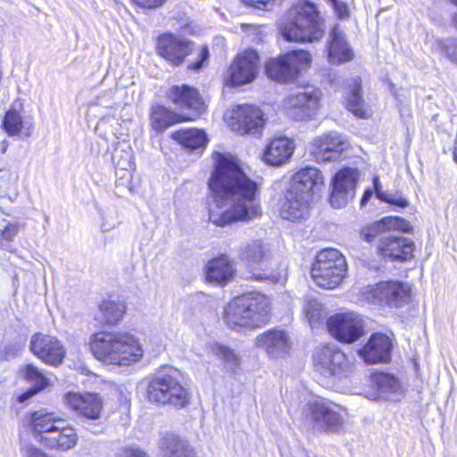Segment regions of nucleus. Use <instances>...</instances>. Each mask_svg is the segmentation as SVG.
Listing matches in <instances>:
<instances>
[{
    "mask_svg": "<svg viewBox=\"0 0 457 457\" xmlns=\"http://www.w3.org/2000/svg\"><path fill=\"white\" fill-rule=\"evenodd\" d=\"M211 158L212 167L207 182L211 195L223 201L237 199L212 222L226 227L260 218V185L245 172L241 160L230 152L220 151H213Z\"/></svg>",
    "mask_w": 457,
    "mask_h": 457,
    "instance_id": "1",
    "label": "nucleus"
},
{
    "mask_svg": "<svg viewBox=\"0 0 457 457\" xmlns=\"http://www.w3.org/2000/svg\"><path fill=\"white\" fill-rule=\"evenodd\" d=\"M324 187L325 179L318 168L306 166L296 170L278 199L279 216L291 222L306 220L311 215L315 195Z\"/></svg>",
    "mask_w": 457,
    "mask_h": 457,
    "instance_id": "2",
    "label": "nucleus"
},
{
    "mask_svg": "<svg viewBox=\"0 0 457 457\" xmlns=\"http://www.w3.org/2000/svg\"><path fill=\"white\" fill-rule=\"evenodd\" d=\"M26 430L43 448L66 453L73 450L79 444L78 429L54 411L36 410L26 415Z\"/></svg>",
    "mask_w": 457,
    "mask_h": 457,
    "instance_id": "3",
    "label": "nucleus"
},
{
    "mask_svg": "<svg viewBox=\"0 0 457 457\" xmlns=\"http://www.w3.org/2000/svg\"><path fill=\"white\" fill-rule=\"evenodd\" d=\"M278 31L287 42H317L325 36V19L314 2L296 0L285 12Z\"/></svg>",
    "mask_w": 457,
    "mask_h": 457,
    "instance_id": "4",
    "label": "nucleus"
},
{
    "mask_svg": "<svg viewBox=\"0 0 457 457\" xmlns=\"http://www.w3.org/2000/svg\"><path fill=\"white\" fill-rule=\"evenodd\" d=\"M88 348L98 361L118 366L137 362L144 355L138 338L127 331H96L90 336Z\"/></svg>",
    "mask_w": 457,
    "mask_h": 457,
    "instance_id": "5",
    "label": "nucleus"
},
{
    "mask_svg": "<svg viewBox=\"0 0 457 457\" xmlns=\"http://www.w3.org/2000/svg\"><path fill=\"white\" fill-rule=\"evenodd\" d=\"M270 298L259 291H247L233 297L226 305L223 318L233 330L256 329L271 319Z\"/></svg>",
    "mask_w": 457,
    "mask_h": 457,
    "instance_id": "6",
    "label": "nucleus"
},
{
    "mask_svg": "<svg viewBox=\"0 0 457 457\" xmlns=\"http://www.w3.org/2000/svg\"><path fill=\"white\" fill-rule=\"evenodd\" d=\"M145 397L154 406L181 410L190 404L192 394L183 384L178 369L162 365L149 377Z\"/></svg>",
    "mask_w": 457,
    "mask_h": 457,
    "instance_id": "7",
    "label": "nucleus"
},
{
    "mask_svg": "<svg viewBox=\"0 0 457 457\" xmlns=\"http://www.w3.org/2000/svg\"><path fill=\"white\" fill-rule=\"evenodd\" d=\"M154 49L157 55L173 68L182 66L190 55L196 54L195 60L187 64L191 71L202 70L210 57L207 45L196 46L192 40L172 32L159 34L154 40Z\"/></svg>",
    "mask_w": 457,
    "mask_h": 457,
    "instance_id": "8",
    "label": "nucleus"
},
{
    "mask_svg": "<svg viewBox=\"0 0 457 457\" xmlns=\"http://www.w3.org/2000/svg\"><path fill=\"white\" fill-rule=\"evenodd\" d=\"M238 259L245 264L251 280L277 283L282 277L281 265L273 260L269 245L262 238L245 242L238 250Z\"/></svg>",
    "mask_w": 457,
    "mask_h": 457,
    "instance_id": "9",
    "label": "nucleus"
},
{
    "mask_svg": "<svg viewBox=\"0 0 457 457\" xmlns=\"http://www.w3.org/2000/svg\"><path fill=\"white\" fill-rule=\"evenodd\" d=\"M345 255L336 248H324L317 253L310 274L314 283L324 289L338 287L347 276Z\"/></svg>",
    "mask_w": 457,
    "mask_h": 457,
    "instance_id": "10",
    "label": "nucleus"
},
{
    "mask_svg": "<svg viewBox=\"0 0 457 457\" xmlns=\"http://www.w3.org/2000/svg\"><path fill=\"white\" fill-rule=\"evenodd\" d=\"M166 101L184 114L187 122L202 118L208 111V102L198 87L187 84H173L164 94Z\"/></svg>",
    "mask_w": 457,
    "mask_h": 457,
    "instance_id": "11",
    "label": "nucleus"
},
{
    "mask_svg": "<svg viewBox=\"0 0 457 457\" xmlns=\"http://www.w3.org/2000/svg\"><path fill=\"white\" fill-rule=\"evenodd\" d=\"M312 55L306 50H292L266 61V76L278 83H288L297 79L302 70L310 67Z\"/></svg>",
    "mask_w": 457,
    "mask_h": 457,
    "instance_id": "12",
    "label": "nucleus"
},
{
    "mask_svg": "<svg viewBox=\"0 0 457 457\" xmlns=\"http://www.w3.org/2000/svg\"><path fill=\"white\" fill-rule=\"evenodd\" d=\"M363 295L369 303L380 308L398 309L410 303L411 288L401 280H381L366 287Z\"/></svg>",
    "mask_w": 457,
    "mask_h": 457,
    "instance_id": "13",
    "label": "nucleus"
},
{
    "mask_svg": "<svg viewBox=\"0 0 457 457\" xmlns=\"http://www.w3.org/2000/svg\"><path fill=\"white\" fill-rule=\"evenodd\" d=\"M266 122L265 113L256 104H237L230 110L228 126L241 136L262 137Z\"/></svg>",
    "mask_w": 457,
    "mask_h": 457,
    "instance_id": "14",
    "label": "nucleus"
},
{
    "mask_svg": "<svg viewBox=\"0 0 457 457\" xmlns=\"http://www.w3.org/2000/svg\"><path fill=\"white\" fill-rule=\"evenodd\" d=\"M261 58L252 48L238 52L229 64L224 76V84L240 87L253 82L258 76Z\"/></svg>",
    "mask_w": 457,
    "mask_h": 457,
    "instance_id": "15",
    "label": "nucleus"
},
{
    "mask_svg": "<svg viewBox=\"0 0 457 457\" xmlns=\"http://www.w3.org/2000/svg\"><path fill=\"white\" fill-rule=\"evenodd\" d=\"M305 415L313 424L320 425L323 431L335 432L343 427L347 411L340 404L317 398L307 403Z\"/></svg>",
    "mask_w": 457,
    "mask_h": 457,
    "instance_id": "16",
    "label": "nucleus"
},
{
    "mask_svg": "<svg viewBox=\"0 0 457 457\" xmlns=\"http://www.w3.org/2000/svg\"><path fill=\"white\" fill-rule=\"evenodd\" d=\"M312 361L315 370L324 377L341 378L352 371L346 354L333 345L319 346L313 353Z\"/></svg>",
    "mask_w": 457,
    "mask_h": 457,
    "instance_id": "17",
    "label": "nucleus"
},
{
    "mask_svg": "<svg viewBox=\"0 0 457 457\" xmlns=\"http://www.w3.org/2000/svg\"><path fill=\"white\" fill-rule=\"evenodd\" d=\"M328 334L343 344H353L365 335V324L362 318L353 312H337L326 321Z\"/></svg>",
    "mask_w": 457,
    "mask_h": 457,
    "instance_id": "18",
    "label": "nucleus"
},
{
    "mask_svg": "<svg viewBox=\"0 0 457 457\" xmlns=\"http://www.w3.org/2000/svg\"><path fill=\"white\" fill-rule=\"evenodd\" d=\"M358 179L359 170L356 168L343 167L334 174L328 196L333 208L345 207L354 198Z\"/></svg>",
    "mask_w": 457,
    "mask_h": 457,
    "instance_id": "19",
    "label": "nucleus"
},
{
    "mask_svg": "<svg viewBox=\"0 0 457 457\" xmlns=\"http://www.w3.org/2000/svg\"><path fill=\"white\" fill-rule=\"evenodd\" d=\"M62 400L79 418L97 420L103 416L104 398L98 393L69 391L63 395Z\"/></svg>",
    "mask_w": 457,
    "mask_h": 457,
    "instance_id": "20",
    "label": "nucleus"
},
{
    "mask_svg": "<svg viewBox=\"0 0 457 457\" xmlns=\"http://www.w3.org/2000/svg\"><path fill=\"white\" fill-rule=\"evenodd\" d=\"M322 93L318 88L288 95L283 101L286 111L296 120H309L321 108Z\"/></svg>",
    "mask_w": 457,
    "mask_h": 457,
    "instance_id": "21",
    "label": "nucleus"
},
{
    "mask_svg": "<svg viewBox=\"0 0 457 457\" xmlns=\"http://www.w3.org/2000/svg\"><path fill=\"white\" fill-rule=\"evenodd\" d=\"M29 350L41 361L53 367L60 366L66 357L62 342L55 336L42 332L32 335Z\"/></svg>",
    "mask_w": 457,
    "mask_h": 457,
    "instance_id": "22",
    "label": "nucleus"
},
{
    "mask_svg": "<svg viewBox=\"0 0 457 457\" xmlns=\"http://www.w3.org/2000/svg\"><path fill=\"white\" fill-rule=\"evenodd\" d=\"M415 248V243L411 238L388 236L378 241L376 252L384 261L403 263L414 258Z\"/></svg>",
    "mask_w": 457,
    "mask_h": 457,
    "instance_id": "23",
    "label": "nucleus"
},
{
    "mask_svg": "<svg viewBox=\"0 0 457 457\" xmlns=\"http://www.w3.org/2000/svg\"><path fill=\"white\" fill-rule=\"evenodd\" d=\"M237 276L234 260L227 253H219L209 259L204 269L206 283L225 287L232 282Z\"/></svg>",
    "mask_w": 457,
    "mask_h": 457,
    "instance_id": "24",
    "label": "nucleus"
},
{
    "mask_svg": "<svg viewBox=\"0 0 457 457\" xmlns=\"http://www.w3.org/2000/svg\"><path fill=\"white\" fill-rule=\"evenodd\" d=\"M346 142L341 135L328 132L316 137L311 144V154L317 162H333L341 157Z\"/></svg>",
    "mask_w": 457,
    "mask_h": 457,
    "instance_id": "25",
    "label": "nucleus"
},
{
    "mask_svg": "<svg viewBox=\"0 0 457 457\" xmlns=\"http://www.w3.org/2000/svg\"><path fill=\"white\" fill-rule=\"evenodd\" d=\"M392 340L381 332L372 333L358 350V354L368 364L387 363L391 359Z\"/></svg>",
    "mask_w": 457,
    "mask_h": 457,
    "instance_id": "26",
    "label": "nucleus"
},
{
    "mask_svg": "<svg viewBox=\"0 0 457 457\" xmlns=\"http://www.w3.org/2000/svg\"><path fill=\"white\" fill-rule=\"evenodd\" d=\"M395 231L409 234L412 233L413 228L411 223L403 217L386 216L363 227L361 229V236L363 240L371 243L378 236Z\"/></svg>",
    "mask_w": 457,
    "mask_h": 457,
    "instance_id": "27",
    "label": "nucleus"
},
{
    "mask_svg": "<svg viewBox=\"0 0 457 457\" xmlns=\"http://www.w3.org/2000/svg\"><path fill=\"white\" fill-rule=\"evenodd\" d=\"M127 310V303L124 300L109 295L98 303L94 320L101 327H114L123 320Z\"/></svg>",
    "mask_w": 457,
    "mask_h": 457,
    "instance_id": "28",
    "label": "nucleus"
},
{
    "mask_svg": "<svg viewBox=\"0 0 457 457\" xmlns=\"http://www.w3.org/2000/svg\"><path fill=\"white\" fill-rule=\"evenodd\" d=\"M256 347L262 349L271 358L287 353L290 348L289 339L286 331L272 328L261 333L254 339Z\"/></svg>",
    "mask_w": 457,
    "mask_h": 457,
    "instance_id": "29",
    "label": "nucleus"
},
{
    "mask_svg": "<svg viewBox=\"0 0 457 457\" xmlns=\"http://www.w3.org/2000/svg\"><path fill=\"white\" fill-rule=\"evenodd\" d=\"M170 137L188 153H203L209 143L205 130L198 128L179 129Z\"/></svg>",
    "mask_w": 457,
    "mask_h": 457,
    "instance_id": "30",
    "label": "nucleus"
},
{
    "mask_svg": "<svg viewBox=\"0 0 457 457\" xmlns=\"http://www.w3.org/2000/svg\"><path fill=\"white\" fill-rule=\"evenodd\" d=\"M295 150L292 139L280 136L270 138L263 151V161L272 166H280L287 162Z\"/></svg>",
    "mask_w": 457,
    "mask_h": 457,
    "instance_id": "31",
    "label": "nucleus"
},
{
    "mask_svg": "<svg viewBox=\"0 0 457 457\" xmlns=\"http://www.w3.org/2000/svg\"><path fill=\"white\" fill-rule=\"evenodd\" d=\"M328 60L332 64H342L351 62L354 53L345 41L344 34L337 26H334L330 32V38L327 45Z\"/></svg>",
    "mask_w": 457,
    "mask_h": 457,
    "instance_id": "32",
    "label": "nucleus"
},
{
    "mask_svg": "<svg viewBox=\"0 0 457 457\" xmlns=\"http://www.w3.org/2000/svg\"><path fill=\"white\" fill-rule=\"evenodd\" d=\"M149 119L152 129L157 133H162L176 124L187 123L184 114L160 104L151 106Z\"/></svg>",
    "mask_w": 457,
    "mask_h": 457,
    "instance_id": "33",
    "label": "nucleus"
},
{
    "mask_svg": "<svg viewBox=\"0 0 457 457\" xmlns=\"http://www.w3.org/2000/svg\"><path fill=\"white\" fill-rule=\"evenodd\" d=\"M361 90V79L357 77L349 86L345 97V108L358 118L368 119L371 113L365 106Z\"/></svg>",
    "mask_w": 457,
    "mask_h": 457,
    "instance_id": "34",
    "label": "nucleus"
},
{
    "mask_svg": "<svg viewBox=\"0 0 457 457\" xmlns=\"http://www.w3.org/2000/svg\"><path fill=\"white\" fill-rule=\"evenodd\" d=\"M161 449L166 457H194L193 448L175 434H167L162 437Z\"/></svg>",
    "mask_w": 457,
    "mask_h": 457,
    "instance_id": "35",
    "label": "nucleus"
},
{
    "mask_svg": "<svg viewBox=\"0 0 457 457\" xmlns=\"http://www.w3.org/2000/svg\"><path fill=\"white\" fill-rule=\"evenodd\" d=\"M1 127L9 137H16L24 133L29 136V127L26 126L21 113L14 108H9L2 118Z\"/></svg>",
    "mask_w": 457,
    "mask_h": 457,
    "instance_id": "36",
    "label": "nucleus"
},
{
    "mask_svg": "<svg viewBox=\"0 0 457 457\" xmlns=\"http://www.w3.org/2000/svg\"><path fill=\"white\" fill-rule=\"evenodd\" d=\"M21 373L26 382L31 383L32 386L42 390L46 389L51 385L49 378L33 363L23 365Z\"/></svg>",
    "mask_w": 457,
    "mask_h": 457,
    "instance_id": "37",
    "label": "nucleus"
},
{
    "mask_svg": "<svg viewBox=\"0 0 457 457\" xmlns=\"http://www.w3.org/2000/svg\"><path fill=\"white\" fill-rule=\"evenodd\" d=\"M395 378L388 373L376 371L370 375V386L378 393H386L395 387Z\"/></svg>",
    "mask_w": 457,
    "mask_h": 457,
    "instance_id": "38",
    "label": "nucleus"
},
{
    "mask_svg": "<svg viewBox=\"0 0 457 457\" xmlns=\"http://www.w3.org/2000/svg\"><path fill=\"white\" fill-rule=\"evenodd\" d=\"M372 185L373 190L376 194V196L382 202L389 204L391 205H395L401 208H405L408 206V201L403 197L395 198L389 196L387 194L382 192V186L379 181L378 176H374L372 178Z\"/></svg>",
    "mask_w": 457,
    "mask_h": 457,
    "instance_id": "39",
    "label": "nucleus"
},
{
    "mask_svg": "<svg viewBox=\"0 0 457 457\" xmlns=\"http://www.w3.org/2000/svg\"><path fill=\"white\" fill-rule=\"evenodd\" d=\"M212 350L218 357L224 360L225 361L235 362L237 361V355L228 346L216 344L212 346Z\"/></svg>",
    "mask_w": 457,
    "mask_h": 457,
    "instance_id": "40",
    "label": "nucleus"
},
{
    "mask_svg": "<svg viewBox=\"0 0 457 457\" xmlns=\"http://www.w3.org/2000/svg\"><path fill=\"white\" fill-rule=\"evenodd\" d=\"M19 226L17 224H8L0 233V240L11 242L18 234Z\"/></svg>",
    "mask_w": 457,
    "mask_h": 457,
    "instance_id": "41",
    "label": "nucleus"
},
{
    "mask_svg": "<svg viewBox=\"0 0 457 457\" xmlns=\"http://www.w3.org/2000/svg\"><path fill=\"white\" fill-rule=\"evenodd\" d=\"M245 4L259 9H266L276 4H280L284 0H241Z\"/></svg>",
    "mask_w": 457,
    "mask_h": 457,
    "instance_id": "42",
    "label": "nucleus"
},
{
    "mask_svg": "<svg viewBox=\"0 0 457 457\" xmlns=\"http://www.w3.org/2000/svg\"><path fill=\"white\" fill-rule=\"evenodd\" d=\"M132 3L143 9H156L162 6L167 0H131Z\"/></svg>",
    "mask_w": 457,
    "mask_h": 457,
    "instance_id": "43",
    "label": "nucleus"
},
{
    "mask_svg": "<svg viewBox=\"0 0 457 457\" xmlns=\"http://www.w3.org/2000/svg\"><path fill=\"white\" fill-rule=\"evenodd\" d=\"M43 390L39 387H36L34 386H31L29 388L26 389L22 393L17 395V402L18 403H25L30 400L32 397L42 392Z\"/></svg>",
    "mask_w": 457,
    "mask_h": 457,
    "instance_id": "44",
    "label": "nucleus"
},
{
    "mask_svg": "<svg viewBox=\"0 0 457 457\" xmlns=\"http://www.w3.org/2000/svg\"><path fill=\"white\" fill-rule=\"evenodd\" d=\"M119 457H150L145 451L137 447H126Z\"/></svg>",
    "mask_w": 457,
    "mask_h": 457,
    "instance_id": "45",
    "label": "nucleus"
},
{
    "mask_svg": "<svg viewBox=\"0 0 457 457\" xmlns=\"http://www.w3.org/2000/svg\"><path fill=\"white\" fill-rule=\"evenodd\" d=\"M333 6L334 10L337 12L340 18H345L349 15L347 5L344 2L338 0H328Z\"/></svg>",
    "mask_w": 457,
    "mask_h": 457,
    "instance_id": "46",
    "label": "nucleus"
},
{
    "mask_svg": "<svg viewBox=\"0 0 457 457\" xmlns=\"http://www.w3.org/2000/svg\"><path fill=\"white\" fill-rule=\"evenodd\" d=\"M27 457H52L43 449L37 446H30L27 450Z\"/></svg>",
    "mask_w": 457,
    "mask_h": 457,
    "instance_id": "47",
    "label": "nucleus"
},
{
    "mask_svg": "<svg viewBox=\"0 0 457 457\" xmlns=\"http://www.w3.org/2000/svg\"><path fill=\"white\" fill-rule=\"evenodd\" d=\"M445 54L452 62L457 63V46H446L445 47Z\"/></svg>",
    "mask_w": 457,
    "mask_h": 457,
    "instance_id": "48",
    "label": "nucleus"
},
{
    "mask_svg": "<svg viewBox=\"0 0 457 457\" xmlns=\"http://www.w3.org/2000/svg\"><path fill=\"white\" fill-rule=\"evenodd\" d=\"M372 196V190L370 189H366L361 196V205H364L366 204L370 197Z\"/></svg>",
    "mask_w": 457,
    "mask_h": 457,
    "instance_id": "49",
    "label": "nucleus"
},
{
    "mask_svg": "<svg viewBox=\"0 0 457 457\" xmlns=\"http://www.w3.org/2000/svg\"><path fill=\"white\" fill-rule=\"evenodd\" d=\"M450 23H451V26L457 30V12H454L451 16Z\"/></svg>",
    "mask_w": 457,
    "mask_h": 457,
    "instance_id": "50",
    "label": "nucleus"
},
{
    "mask_svg": "<svg viewBox=\"0 0 457 457\" xmlns=\"http://www.w3.org/2000/svg\"><path fill=\"white\" fill-rule=\"evenodd\" d=\"M453 160L457 163V141L455 142L454 146L453 147Z\"/></svg>",
    "mask_w": 457,
    "mask_h": 457,
    "instance_id": "51",
    "label": "nucleus"
},
{
    "mask_svg": "<svg viewBox=\"0 0 457 457\" xmlns=\"http://www.w3.org/2000/svg\"><path fill=\"white\" fill-rule=\"evenodd\" d=\"M453 5L457 7V0H449Z\"/></svg>",
    "mask_w": 457,
    "mask_h": 457,
    "instance_id": "52",
    "label": "nucleus"
}]
</instances>
